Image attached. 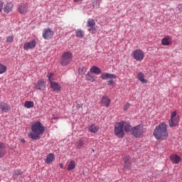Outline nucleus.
Masks as SVG:
<instances>
[{"label": "nucleus", "instance_id": "nucleus-35", "mask_svg": "<svg viewBox=\"0 0 182 182\" xmlns=\"http://www.w3.org/2000/svg\"><path fill=\"white\" fill-rule=\"evenodd\" d=\"M6 42H9V43H12L14 42V37L9 36V37H7L6 38Z\"/></svg>", "mask_w": 182, "mask_h": 182}, {"label": "nucleus", "instance_id": "nucleus-29", "mask_svg": "<svg viewBox=\"0 0 182 182\" xmlns=\"http://www.w3.org/2000/svg\"><path fill=\"white\" fill-rule=\"evenodd\" d=\"M35 106V104L33 101H26L24 102V107H26V109H31V107H33Z\"/></svg>", "mask_w": 182, "mask_h": 182}, {"label": "nucleus", "instance_id": "nucleus-37", "mask_svg": "<svg viewBox=\"0 0 182 182\" xmlns=\"http://www.w3.org/2000/svg\"><path fill=\"white\" fill-rule=\"evenodd\" d=\"M129 107H130V103L127 102V104H125L124 106V112H126V110H127Z\"/></svg>", "mask_w": 182, "mask_h": 182}, {"label": "nucleus", "instance_id": "nucleus-6", "mask_svg": "<svg viewBox=\"0 0 182 182\" xmlns=\"http://www.w3.org/2000/svg\"><path fill=\"white\" fill-rule=\"evenodd\" d=\"M53 76V73H48L47 77H48V80L50 82V87L52 89L54 92H60L62 87H60V84L58 82H54L52 80V77Z\"/></svg>", "mask_w": 182, "mask_h": 182}, {"label": "nucleus", "instance_id": "nucleus-33", "mask_svg": "<svg viewBox=\"0 0 182 182\" xmlns=\"http://www.w3.org/2000/svg\"><path fill=\"white\" fill-rule=\"evenodd\" d=\"M6 70H7L6 66L0 63V75L5 73V72H6Z\"/></svg>", "mask_w": 182, "mask_h": 182}, {"label": "nucleus", "instance_id": "nucleus-2", "mask_svg": "<svg viewBox=\"0 0 182 182\" xmlns=\"http://www.w3.org/2000/svg\"><path fill=\"white\" fill-rule=\"evenodd\" d=\"M154 137L156 140H167L168 139V132L167 131V124L162 122L156 127L154 130Z\"/></svg>", "mask_w": 182, "mask_h": 182}, {"label": "nucleus", "instance_id": "nucleus-13", "mask_svg": "<svg viewBox=\"0 0 182 182\" xmlns=\"http://www.w3.org/2000/svg\"><path fill=\"white\" fill-rule=\"evenodd\" d=\"M112 102V100L109 98L107 96H102L101 97L100 103L102 105V106H105V107H109L110 106V103Z\"/></svg>", "mask_w": 182, "mask_h": 182}, {"label": "nucleus", "instance_id": "nucleus-39", "mask_svg": "<svg viewBox=\"0 0 182 182\" xmlns=\"http://www.w3.org/2000/svg\"><path fill=\"white\" fill-rule=\"evenodd\" d=\"M19 140L21 143H25V139H20Z\"/></svg>", "mask_w": 182, "mask_h": 182}, {"label": "nucleus", "instance_id": "nucleus-11", "mask_svg": "<svg viewBox=\"0 0 182 182\" xmlns=\"http://www.w3.org/2000/svg\"><path fill=\"white\" fill-rule=\"evenodd\" d=\"M36 48V40H32L28 42H26L23 44L24 50H29L30 49H35Z\"/></svg>", "mask_w": 182, "mask_h": 182}, {"label": "nucleus", "instance_id": "nucleus-28", "mask_svg": "<svg viewBox=\"0 0 182 182\" xmlns=\"http://www.w3.org/2000/svg\"><path fill=\"white\" fill-rule=\"evenodd\" d=\"M89 132H90V133H97L99 132V127L97 125L92 124L89 127Z\"/></svg>", "mask_w": 182, "mask_h": 182}, {"label": "nucleus", "instance_id": "nucleus-18", "mask_svg": "<svg viewBox=\"0 0 182 182\" xmlns=\"http://www.w3.org/2000/svg\"><path fill=\"white\" fill-rule=\"evenodd\" d=\"M76 168V162L74 160H71L67 163V171H72V170H75Z\"/></svg>", "mask_w": 182, "mask_h": 182}, {"label": "nucleus", "instance_id": "nucleus-25", "mask_svg": "<svg viewBox=\"0 0 182 182\" xmlns=\"http://www.w3.org/2000/svg\"><path fill=\"white\" fill-rule=\"evenodd\" d=\"M170 160L172 161V163H174L175 164H178L181 159H180V156H178V155L173 154L170 156Z\"/></svg>", "mask_w": 182, "mask_h": 182}, {"label": "nucleus", "instance_id": "nucleus-5", "mask_svg": "<svg viewBox=\"0 0 182 182\" xmlns=\"http://www.w3.org/2000/svg\"><path fill=\"white\" fill-rule=\"evenodd\" d=\"M123 126L124 124L121 121L119 122H117L114 128V133L115 136H117V137H119L120 139L124 137V129Z\"/></svg>", "mask_w": 182, "mask_h": 182}, {"label": "nucleus", "instance_id": "nucleus-16", "mask_svg": "<svg viewBox=\"0 0 182 182\" xmlns=\"http://www.w3.org/2000/svg\"><path fill=\"white\" fill-rule=\"evenodd\" d=\"M12 9H14V4L8 2L4 5V12L5 14H9V12H12Z\"/></svg>", "mask_w": 182, "mask_h": 182}, {"label": "nucleus", "instance_id": "nucleus-3", "mask_svg": "<svg viewBox=\"0 0 182 182\" xmlns=\"http://www.w3.org/2000/svg\"><path fill=\"white\" fill-rule=\"evenodd\" d=\"M144 133H146V128H144L143 124L136 125L132 127L131 129V134L136 139H140V137H142Z\"/></svg>", "mask_w": 182, "mask_h": 182}, {"label": "nucleus", "instance_id": "nucleus-41", "mask_svg": "<svg viewBox=\"0 0 182 182\" xmlns=\"http://www.w3.org/2000/svg\"><path fill=\"white\" fill-rule=\"evenodd\" d=\"M53 119H54V120H58L59 119V117H54Z\"/></svg>", "mask_w": 182, "mask_h": 182}, {"label": "nucleus", "instance_id": "nucleus-42", "mask_svg": "<svg viewBox=\"0 0 182 182\" xmlns=\"http://www.w3.org/2000/svg\"><path fill=\"white\" fill-rule=\"evenodd\" d=\"M82 0H74V2H80Z\"/></svg>", "mask_w": 182, "mask_h": 182}, {"label": "nucleus", "instance_id": "nucleus-26", "mask_svg": "<svg viewBox=\"0 0 182 182\" xmlns=\"http://www.w3.org/2000/svg\"><path fill=\"white\" fill-rule=\"evenodd\" d=\"M90 72L91 73H95V75H100V73H102L100 68L95 65L90 68Z\"/></svg>", "mask_w": 182, "mask_h": 182}, {"label": "nucleus", "instance_id": "nucleus-20", "mask_svg": "<svg viewBox=\"0 0 182 182\" xmlns=\"http://www.w3.org/2000/svg\"><path fill=\"white\" fill-rule=\"evenodd\" d=\"M171 43V37L170 36H166L161 40V45H163V46H170Z\"/></svg>", "mask_w": 182, "mask_h": 182}, {"label": "nucleus", "instance_id": "nucleus-40", "mask_svg": "<svg viewBox=\"0 0 182 182\" xmlns=\"http://www.w3.org/2000/svg\"><path fill=\"white\" fill-rule=\"evenodd\" d=\"M60 168H63V164H60Z\"/></svg>", "mask_w": 182, "mask_h": 182}, {"label": "nucleus", "instance_id": "nucleus-30", "mask_svg": "<svg viewBox=\"0 0 182 182\" xmlns=\"http://www.w3.org/2000/svg\"><path fill=\"white\" fill-rule=\"evenodd\" d=\"M75 35H76L77 38H80V39H82V38H83V36H85V32H83V31H82L80 29H78V30H76Z\"/></svg>", "mask_w": 182, "mask_h": 182}, {"label": "nucleus", "instance_id": "nucleus-31", "mask_svg": "<svg viewBox=\"0 0 182 182\" xmlns=\"http://www.w3.org/2000/svg\"><path fill=\"white\" fill-rule=\"evenodd\" d=\"M83 144H85V141H83L82 139H79L75 143V147L76 149H82L83 147Z\"/></svg>", "mask_w": 182, "mask_h": 182}, {"label": "nucleus", "instance_id": "nucleus-32", "mask_svg": "<svg viewBox=\"0 0 182 182\" xmlns=\"http://www.w3.org/2000/svg\"><path fill=\"white\" fill-rule=\"evenodd\" d=\"M78 72L80 75H85L86 72H87V68H86V67H82L79 68Z\"/></svg>", "mask_w": 182, "mask_h": 182}, {"label": "nucleus", "instance_id": "nucleus-23", "mask_svg": "<svg viewBox=\"0 0 182 182\" xmlns=\"http://www.w3.org/2000/svg\"><path fill=\"white\" fill-rule=\"evenodd\" d=\"M121 123H122L123 125V129L125 130V132H132V125H130V122H127L126 121H121Z\"/></svg>", "mask_w": 182, "mask_h": 182}, {"label": "nucleus", "instance_id": "nucleus-8", "mask_svg": "<svg viewBox=\"0 0 182 182\" xmlns=\"http://www.w3.org/2000/svg\"><path fill=\"white\" fill-rule=\"evenodd\" d=\"M132 56L136 62H141L144 59V51L141 49H136L133 51Z\"/></svg>", "mask_w": 182, "mask_h": 182}, {"label": "nucleus", "instance_id": "nucleus-15", "mask_svg": "<svg viewBox=\"0 0 182 182\" xmlns=\"http://www.w3.org/2000/svg\"><path fill=\"white\" fill-rule=\"evenodd\" d=\"M132 167V162L130 161V156H125L124 158V168L125 170H130Z\"/></svg>", "mask_w": 182, "mask_h": 182}, {"label": "nucleus", "instance_id": "nucleus-19", "mask_svg": "<svg viewBox=\"0 0 182 182\" xmlns=\"http://www.w3.org/2000/svg\"><path fill=\"white\" fill-rule=\"evenodd\" d=\"M0 109L2 110V112H4L5 113H8L9 110H11V106L5 102H1L0 104Z\"/></svg>", "mask_w": 182, "mask_h": 182}, {"label": "nucleus", "instance_id": "nucleus-7", "mask_svg": "<svg viewBox=\"0 0 182 182\" xmlns=\"http://www.w3.org/2000/svg\"><path fill=\"white\" fill-rule=\"evenodd\" d=\"M179 120L180 118L177 116V112H171V118L168 120L169 127H176V126H178Z\"/></svg>", "mask_w": 182, "mask_h": 182}, {"label": "nucleus", "instance_id": "nucleus-24", "mask_svg": "<svg viewBox=\"0 0 182 182\" xmlns=\"http://www.w3.org/2000/svg\"><path fill=\"white\" fill-rule=\"evenodd\" d=\"M136 77L138 80L141 82V83H147L148 82L147 80L144 78L145 77L144 74L141 72H139L137 73Z\"/></svg>", "mask_w": 182, "mask_h": 182}, {"label": "nucleus", "instance_id": "nucleus-1", "mask_svg": "<svg viewBox=\"0 0 182 182\" xmlns=\"http://www.w3.org/2000/svg\"><path fill=\"white\" fill-rule=\"evenodd\" d=\"M45 133V127L41 122H36L31 125V132L28 134L29 139L39 140Z\"/></svg>", "mask_w": 182, "mask_h": 182}, {"label": "nucleus", "instance_id": "nucleus-4", "mask_svg": "<svg viewBox=\"0 0 182 182\" xmlns=\"http://www.w3.org/2000/svg\"><path fill=\"white\" fill-rule=\"evenodd\" d=\"M73 59V55L72 53L67 51L63 53L60 60L61 66H68L70 63H72Z\"/></svg>", "mask_w": 182, "mask_h": 182}, {"label": "nucleus", "instance_id": "nucleus-9", "mask_svg": "<svg viewBox=\"0 0 182 182\" xmlns=\"http://www.w3.org/2000/svg\"><path fill=\"white\" fill-rule=\"evenodd\" d=\"M33 89L43 92V90L46 89V81H44L43 80H39L38 82L34 83Z\"/></svg>", "mask_w": 182, "mask_h": 182}, {"label": "nucleus", "instance_id": "nucleus-34", "mask_svg": "<svg viewBox=\"0 0 182 182\" xmlns=\"http://www.w3.org/2000/svg\"><path fill=\"white\" fill-rule=\"evenodd\" d=\"M21 174H22V171H21V170H16L13 174V177L14 178H16V176H21Z\"/></svg>", "mask_w": 182, "mask_h": 182}, {"label": "nucleus", "instance_id": "nucleus-22", "mask_svg": "<svg viewBox=\"0 0 182 182\" xmlns=\"http://www.w3.org/2000/svg\"><path fill=\"white\" fill-rule=\"evenodd\" d=\"M53 161H55V154L50 153L46 156V163L47 164H50L53 163Z\"/></svg>", "mask_w": 182, "mask_h": 182}, {"label": "nucleus", "instance_id": "nucleus-14", "mask_svg": "<svg viewBox=\"0 0 182 182\" xmlns=\"http://www.w3.org/2000/svg\"><path fill=\"white\" fill-rule=\"evenodd\" d=\"M18 11L19 14H23L28 12V4L22 3L18 6Z\"/></svg>", "mask_w": 182, "mask_h": 182}, {"label": "nucleus", "instance_id": "nucleus-27", "mask_svg": "<svg viewBox=\"0 0 182 182\" xmlns=\"http://www.w3.org/2000/svg\"><path fill=\"white\" fill-rule=\"evenodd\" d=\"M86 79L87 80H89L90 82H96L97 77H94L92 73H87L86 74Z\"/></svg>", "mask_w": 182, "mask_h": 182}, {"label": "nucleus", "instance_id": "nucleus-36", "mask_svg": "<svg viewBox=\"0 0 182 182\" xmlns=\"http://www.w3.org/2000/svg\"><path fill=\"white\" fill-rule=\"evenodd\" d=\"M107 85H109V86H114V81H113L112 79H110L109 80H108Z\"/></svg>", "mask_w": 182, "mask_h": 182}, {"label": "nucleus", "instance_id": "nucleus-12", "mask_svg": "<svg viewBox=\"0 0 182 182\" xmlns=\"http://www.w3.org/2000/svg\"><path fill=\"white\" fill-rule=\"evenodd\" d=\"M53 31L50 28H45L43 32V38L46 40L52 39L53 38Z\"/></svg>", "mask_w": 182, "mask_h": 182}, {"label": "nucleus", "instance_id": "nucleus-38", "mask_svg": "<svg viewBox=\"0 0 182 182\" xmlns=\"http://www.w3.org/2000/svg\"><path fill=\"white\" fill-rule=\"evenodd\" d=\"M2 9H4V3L0 1V12H2Z\"/></svg>", "mask_w": 182, "mask_h": 182}, {"label": "nucleus", "instance_id": "nucleus-10", "mask_svg": "<svg viewBox=\"0 0 182 182\" xmlns=\"http://www.w3.org/2000/svg\"><path fill=\"white\" fill-rule=\"evenodd\" d=\"M87 26L90 33H96V22H95V19H88L87 21Z\"/></svg>", "mask_w": 182, "mask_h": 182}, {"label": "nucleus", "instance_id": "nucleus-21", "mask_svg": "<svg viewBox=\"0 0 182 182\" xmlns=\"http://www.w3.org/2000/svg\"><path fill=\"white\" fill-rule=\"evenodd\" d=\"M6 154V145L1 142L0 143V159L4 157Z\"/></svg>", "mask_w": 182, "mask_h": 182}, {"label": "nucleus", "instance_id": "nucleus-17", "mask_svg": "<svg viewBox=\"0 0 182 182\" xmlns=\"http://www.w3.org/2000/svg\"><path fill=\"white\" fill-rule=\"evenodd\" d=\"M116 77H117V75L115 74L105 73L101 75V79L103 80H107V79H116Z\"/></svg>", "mask_w": 182, "mask_h": 182}]
</instances>
